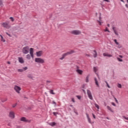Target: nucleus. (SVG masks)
<instances>
[{"label":"nucleus","mask_w":128,"mask_h":128,"mask_svg":"<svg viewBox=\"0 0 128 128\" xmlns=\"http://www.w3.org/2000/svg\"><path fill=\"white\" fill-rule=\"evenodd\" d=\"M30 54H28L26 56V58H27V60H30L31 58H34V48H30Z\"/></svg>","instance_id":"obj_1"},{"label":"nucleus","mask_w":128,"mask_h":128,"mask_svg":"<svg viewBox=\"0 0 128 128\" xmlns=\"http://www.w3.org/2000/svg\"><path fill=\"white\" fill-rule=\"evenodd\" d=\"M30 50V47H28V46H26L25 47L23 48L22 52L23 54H28Z\"/></svg>","instance_id":"obj_2"},{"label":"nucleus","mask_w":128,"mask_h":128,"mask_svg":"<svg viewBox=\"0 0 128 128\" xmlns=\"http://www.w3.org/2000/svg\"><path fill=\"white\" fill-rule=\"evenodd\" d=\"M14 90L17 94H20V90H22V88H20V87L18 86L15 85L14 86Z\"/></svg>","instance_id":"obj_3"},{"label":"nucleus","mask_w":128,"mask_h":128,"mask_svg":"<svg viewBox=\"0 0 128 128\" xmlns=\"http://www.w3.org/2000/svg\"><path fill=\"white\" fill-rule=\"evenodd\" d=\"M35 62L38 64H44V60L42 58H35Z\"/></svg>","instance_id":"obj_4"},{"label":"nucleus","mask_w":128,"mask_h":128,"mask_svg":"<svg viewBox=\"0 0 128 128\" xmlns=\"http://www.w3.org/2000/svg\"><path fill=\"white\" fill-rule=\"evenodd\" d=\"M71 34H74V36H78L82 34V32L78 30H74L72 31Z\"/></svg>","instance_id":"obj_5"},{"label":"nucleus","mask_w":128,"mask_h":128,"mask_svg":"<svg viewBox=\"0 0 128 128\" xmlns=\"http://www.w3.org/2000/svg\"><path fill=\"white\" fill-rule=\"evenodd\" d=\"M76 72H77V74H80V76H82L84 73V71L80 70V67L77 66L76 68Z\"/></svg>","instance_id":"obj_6"},{"label":"nucleus","mask_w":128,"mask_h":128,"mask_svg":"<svg viewBox=\"0 0 128 128\" xmlns=\"http://www.w3.org/2000/svg\"><path fill=\"white\" fill-rule=\"evenodd\" d=\"M87 94L88 96V98H90V100H92L94 98H92V92L90 90H87Z\"/></svg>","instance_id":"obj_7"},{"label":"nucleus","mask_w":128,"mask_h":128,"mask_svg":"<svg viewBox=\"0 0 128 128\" xmlns=\"http://www.w3.org/2000/svg\"><path fill=\"white\" fill-rule=\"evenodd\" d=\"M14 111H10L9 112V118H10L13 120L14 118Z\"/></svg>","instance_id":"obj_8"},{"label":"nucleus","mask_w":128,"mask_h":128,"mask_svg":"<svg viewBox=\"0 0 128 128\" xmlns=\"http://www.w3.org/2000/svg\"><path fill=\"white\" fill-rule=\"evenodd\" d=\"M2 26H4V28H7V30H8L10 28V26L8 25V24L6 22H2Z\"/></svg>","instance_id":"obj_9"},{"label":"nucleus","mask_w":128,"mask_h":128,"mask_svg":"<svg viewBox=\"0 0 128 128\" xmlns=\"http://www.w3.org/2000/svg\"><path fill=\"white\" fill-rule=\"evenodd\" d=\"M114 42H115L116 44L117 45V48H122V44H120L118 42L116 39H114Z\"/></svg>","instance_id":"obj_10"},{"label":"nucleus","mask_w":128,"mask_h":128,"mask_svg":"<svg viewBox=\"0 0 128 128\" xmlns=\"http://www.w3.org/2000/svg\"><path fill=\"white\" fill-rule=\"evenodd\" d=\"M42 51H39L36 52V55L37 56H42Z\"/></svg>","instance_id":"obj_11"},{"label":"nucleus","mask_w":128,"mask_h":128,"mask_svg":"<svg viewBox=\"0 0 128 128\" xmlns=\"http://www.w3.org/2000/svg\"><path fill=\"white\" fill-rule=\"evenodd\" d=\"M98 24L99 26H102V17L99 16V20L97 21Z\"/></svg>","instance_id":"obj_12"},{"label":"nucleus","mask_w":128,"mask_h":128,"mask_svg":"<svg viewBox=\"0 0 128 128\" xmlns=\"http://www.w3.org/2000/svg\"><path fill=\"white\" fill-rule=\"evenodd\" d=\"M103 56H108V58H112V55L108 53H104Z\"/></svg>","instance_id":"obj_13"},{"label":"nucleus","mask_w":128,"mask_h":128,"mask_svg":"<svg viewBox=\"0 0 128 128\" xmlns=\"http://www.w3.org/2000/svg\"><path fill=\"white\" fill-rule=\"evenodd\" d=\"M112 30L115 34H116V36H118V30H116V28L113 27Z\"/></svg>","instance_id":"obj_14"},{"label":"nucleus","mask_w":128,"mask_h":128,"mask_svg":"<svg viewBox=\"0 0 128 128\" xmlns=\"http://www.w3.org/2000/svg\"><path fill=\"white\" fill-rule=\"evenodd\" d=\"M74 50H71L70 51L65 53V54H66V56H68V54H74Z\"/></svg>","instance_id":"obj_15"},{"label":"nucleus","mask_w":128,"mask_h":128,"mask_svg":"<svg viewBox=\"0 0 128 128\" xmlns=\"http://www.w3.org/2000/svg\"><path fill=\"white\" fill-rule=\"evenodd\" d=\"M18 62L20 64H24V58H18Z\"/></svg>","instance_id":"obj_16"},{"label":"nucleus","mask_w":128,"mask_h":128,"mask_svg":"<svg viewBox=\"0 0 128 128\" xmlns=\"http://www.w3.org/2000/svg\"><path fill=\"white\" fill-rule=\"evenodd\" d=\"M27 78H30V80H32L34 78V76L32 74H28L27 75Z\"/></svg>","instance_id":"obj_17"},{"label":"nucleus","mask_w":128,"mask_h":128,"mask_svg":"<svg viewBox=\"0 0 128 128\" xmlns=\"http://www.w3.org/2000/svg\"><path fill=\"white\" fill-rule=\"evenodd\" d=\"M86 116H87V118H88V122L90 124H92V121L90 120V116H88V114H86Z\"/></svg>","instance_id":"obj_18"},{"label":"nucleus","mask_w":128,"mask_h":128,"mask_svg":"<svg viewBox=\"0 0 128 128\" xmlns=\"http://www.w3.org/2000/svg\"><path fill=\"white\" fill-rule=\"evenodd\" d=\"M94 57L96 58L98 56V52H96V50H94Z\"/></svg>","instance_id":"obj_19"},{"label":"nucleus","mask_w":128,"mask_h":128,"mask_svg":"<svg viewBox=\"0 0 128 128\" xmlns=\"http://www.w3.org/2000/svg\"><path fill=\"white\" fill-rule=\"evenodd\" d=\"M94 82L96 86H100L98 85V80H96V78H94Z\"/></svg>","instance_id":"obj_20"},{"label":"nucleus","mask_w":128,"mask_h":128,"mask_svg":"<svg viewBox=\"0 0 128 128\" xmlns=\"http://www.w3.org/2000/svg\"><path fill=\"white\" fill-rule=\"evenodd\" d=\"M106 108L108 110L111 112H114V110H112V109L110 106H107Z\"/></svg>","instance_id":"obj_21"},{"label":"nucleus","mask_w":128,"mask_h":128,"mask_svg":"<svg viewBox=\"0 0 128 128\" xmlns=\"http://www.w3.org/2000/svg\"><path fill=\"white\" fill-rule=\"evenodd\" d=\"M0 36L1 38V42H6V40L4 38V37L2 36L0 34Z\"/></svg>","instance_id":"obj_22"},{"label":"nucleus","mask_w":128,"mask_h":128,"mask_svg":"<svg viewBox=\"0 0 128 128\" xmlns=\"http://www.w3.org/2000/svg\"><path fill=\"white\" fill-rule=\"evenodd\" d=\"M66 54H64L62 55V57L60 58V60H64V58H66Z\"/></svg>","instance_id":"obj_23"},{"label":"nucleus","mask_w":128,"mask_h":128,"mask_svg":"<svg viewBox=\"0 0 128 128\" xmlns=\"http://www.w3.org/2000/svg\"><path fill=\"white\" fill-rule=\"evenodd\" d=\"M56 123L54 122H50L48 124L49 126H56Z\"/></svg>","instance_id":"obj_24"},{"label":"nucleus","mask_w":128,"mask_h":128,"mask_svg":"<svg viewBox=\"0 0 128 128\" xmlns=\"http://www.w3.org/2000/svg\"><path fill=\"white\" fill-rule=\"evenodd\" d=\"M20 120L22 122H28V120H26V118H24V117H22L20 118Z\"/></svg>","instance_id":"obj_25"},{"label":"nucleus","mask_w":128,"mask_h":128,"mask_svg":"<svg viewBox=\"0 0 128 128\" xmlns=\"http://www.w3.org/2000/svg\"><path fill=\"white\" fill-rule=\"evenodd\" d=\"M52 84V81L50 80H46V84L48 86V84Z\"/></svg>","instance_id":"obj_26"},{"label":"nucleus","mask_w":128,"mask_h":128,"mask_svg":"<svg viewBox=\"0 0 128 128\" xmlns=\"http://www.w3.org/2000/svg\"><path fill=\"white\" fill-rule=\"evenodd\" d=\"M94 106H95L96 108H98V110H100V106H98V104H95Z\"/></svg>","instance_id":"obj_27"},{"label":"nucleus","mask_w":128,"mask_h":128,"mask_svg":"<svg viewBox=\"0 0 128 128\" xmlns=\"http://www.w3.org/2000/svg\"><path fill=\"white\" fill-rule=\"evenodd\" d=\"M94 72H98V70L96 68L94 67Z\"/></svg>","instance_id":"obj_28"},{"label":"nucleus","mask_w":128,"mask_h":128,"mask_svg":"<svg viewBox=\"0 0 128 128\" xmlns=\"http://www.w3.org/2000/svg\"><path fill=\"white\" fill-rule=\"evenodd\" d=\"M88 78H89V76H88L86 77V82H88Z\"/></svg>","instance_id":"obj_29"},{"label":"nucleus","mask_w":128,"mask_h":128,"mask_svg":"<svg viewBox=\"0 0 128 128\" xmlns=\"http://www.w3.org/2000/svg\"><path fill=\"white\" fill-rule=\"evenodd\" d=\"M118 88H122V84H118V86H117Z\"/></svg>","instance_id":"obj_30"},{"label":"nucleus","mask_w":128,"mask_h":128,"mask_svg":"<svg viewBox=\"0 0 128 128\" xmlns=\"http://www.w3.org/2000/svg\"><path fill=\"white\" fill-rule=\"evenodd\" d=\"M50 94H54V90H50Z\"/></svg>","instance_id":"obj_31"},{"label":"nucleus","mask_w":128,"mask_h":128,"mask_svg":"<svg viewBox=\"0 0 128 128\" xmlns=\"http://www.w3.org/2000/svg\"><path fill=\"white\" fill-rule=\"evenodd\" d=\"M104 32H110V30H108V28H106V29L104 30Z\"/></svg>","instance_id":"obj_32"},{"label":"nucleus","mask_w":128,"mask_h":128,"mask_svg":"<svg viewBox=\"0 0 128 128\" xmlns=\"http://www.w3.org/2000/svg\"><path fill=\"white\" fill-rule=\"evenodd\" d=\"M18 71L20 72H24V70L23 69H18Z\"/></svg>","instance_id":"obj_33"},{"label":"nucleus","mask_w":128,"mask_h":128,"mask_svg":"<svg viewBox=\"0 0 128 128\" xmlns=\"http://www.w3.org/2000/svg\"><path fill=\"white\" fill-rule=\"evenodd\" d=\"M117 60H118V62H122V59H121L119 58H117Z\"/></svg>","instance_id":"obj_34"},{"label":"nucleus","mask_w":128,"mask_h":128,"mask_svg":"<svg viewBox=\"0 0 128 128\" xmlns=\"http://www.w3.org/2000/svg\"><path fill=\"white\" fill-rule=\"evenodd\" d=\"M23 71L24 70H28V67H24L22 68Z\"/></svg>","instance_id":"obj_35"},{"label":"nucleus","mask_w":128,"mask_h":128,"mask_svg":"<svg viewBox=\"0 0 128 128\" xmlns=\"http://www.w3.org/2000/svg\"><path fill=\"white\" fill-rule=\"evenodd\" d=\"M52 104H54V106H56V103L54 102V101H53L52 102Z\"/></svg>","instance_id":"obj_36"},{"label":"nucleus","mask_w":128,"mask_h":128,"mask_svg":"<svg viewBox=\"0 0 128 128\" xmlns=\"http://www.w3.org/2000/svg\"><path fill=\"white\" fill-rule=\"evenodd\" d=\"M2 0H0V6H2Z\"/></svg>","instance_id":"obj_37"},{"label":"nucleus","mask_w":128,"mask_h":128,"mask_svg":"<svg viewBox=\"0 0 128 128\" xmlns=\"http://www.w3.org/2000/svg\"><path fill=\"white\" fill-rule=\"evenodd\" d=\"M10 19L12 21L14 22V18L12 17H10Z\"/></svg>","instance_id":"obj_38"},{"label":"nucleus","mask_w":128,"mask_h":128,"mask_svg":"<svg viewBox=\"0 0 128 128\" xmlns=\"http://www.w3.org/2000/svg\"><path fill=\"white\" fill-rule=\"evenodd\" d=\"M106 82V86L108 88H110V86L108 85V82Z\"/></svg>","instance_id":"obj_39"},{"label":"nucleus","mask_w":128,"mask_h":128,"mask_svg":"<svg viewBox=\"0 0 128 128\" xmlns=\"http://www.w3.org/2000/svg\"><path fill=\"white\" fill-rule=\"evenodd\" d=\"M16 104L12 105V108H16Z\"/></svg>","instance_id":"obj_40"},{"label":"nucleus","mask_w":128,"mask_h":128,"mask_svg":"<svg viewBox=\"0 0 128 128\" xmlns=\"http://www.w3.org/2000/svg\"><path fill=\"white\" fill-rule=\"evenodd\" d=\"M76 96V98H78V100H80V98H81L80 96Z\"/></svg>","instance_id":"obj_41"},{"label":"nucleus","mask_w":128,"mask_h":128,"mask_svg":"<svg viewBox=\"0 0 128 128\" xmlns=\"http://www.w3.org/2000/svg\"><path fill=\"white\" fill-rule=\"evenodd\" d=\"M6 34H7V36H10V38H12V36L10 34H8V33L6 32Z\"/></svg>","instance_id":"obj_42"},{"label":"nucleus","mask_w":128,"mask_h":128,"mask_svg":"<svg viewBox=\"0 0 128 128\" xmlns=\"http://www.w3.org/2000/svg\"><path fill=\"white\" fill-rule=\"evenodd\" d=\"M123 118H124L125 120H128V117H126V116H124Z\"/></svg>","instance_id":"obj_43"},{"label":"nucleus","mask_w":128,"mask_h":128,"mask_svg":"<svg viewBox=\"0 0 128 128\" xmlns=\"http://www.w3.org/2000/svg\"><path fill=\"white\" fill-rule=\"evenodd\" d=\"M72 102H76V101L74 100V98H72Z\"/></svg>","instance_id":"obj_44"},{"label":"nucleus","mask_w":128,"mask_h":128,"mask_svg":"<svg viewBox=\"0 0 128 128\" xmlns=\"http://www.w3.org/2000/svg\"><path fill=\"white\" fill-rule=\"evenodd\" d=\"M112 105L114 106H116V104H114V102H112Z\"/></svg>","instance_id":"obj_45"},{"label":"nucleus","mask_w":128,"mask_h":128,"mask_svg":"<svg viewBox=\"0 0 128 128\" xmlns=\"http://www.w3.org/2000/svg\"><path fill=\"white\" fill-rule=\"evenodd\" d=\"M53 114H54V116H56V114H58V113H57V112H53Z\"/></svg>","instance_id":"obj_46"},{"label":"nucleus","mask_w":128,"mask_h":128,"mask_svg":"<svg viewBox=\"0 0 128 128\" xmlns=\"http://www.w3.org/2000/svg\"><path fill=\"white\" fill-rule=\"evenodd\" d=\"M92 115L94 118H96V116H94V114H92Z\"/></svg>","instance_id":"obj_47"},{"label":"nucleus","mask_w":128,"mask_h":128,"mask_svg":"<svg viewBox=\"0 0 128 128\" xmlns=\"http://www.w3.org/2000/svg\"><path fill=\"white\" fill-rule=\"evenodd\" d=\"M104 2H110V0H104Z\"/></svg>","instance_id":"obj_48"},{"label":"nucleus","mask_w":128,"mask_h":128,"mask_svg":"<svg viewBox=\"0 0 128 128\" xmlns=\"http://www.w3.org/2000/svg\"><path fill=\"white\" fill-rule=\"evenodd\" d=\"M114 100H115L116 102L118 104V100H116V98H114Z\"/></svg>","instance_id":"obj_49"},{"label":"nucleus","mask_w":128,"mask_h":128,"mask_svg":"<svg viewBox=\"0 0 128 128\" xmlns=\"http://www.w3.org/2000/svg\"><path fill=\"white\" fill-rule=\"evenodd\" d=\"M119 56H120V58H122V56L120 55Z\"/></svg>","instance_id":"obj_50"},{"label":"nucleus","mask_w":128,"mask_h":128,"mask_svg":"<svg viewBox=\"0 0 128 128\" xmlns=\"http://www.w3.org/2000/svg\"><path fill=\"white\" fill-rule=\"evenodd\" d=\"M126 8H128V4H126Z\"/></svg>","instance_id":"obj_51"},{"label":"nucleus","mask_w":128,"mask_h":128,"mask_svg":"<svg viewBox=\"0 0 128 128\" xmlns=\"http://www.w3.org/2000/svg\"><path fill=\"white\" fill-rule=\"evenodd\" d=\"M8 64H10V62H8Z\"/></svg>","instance_id":"obj_52"},{"label":"nucleus","mask_w":128,"mask_h":128,"mask_svg":"<svg viewBox=\"0 0 128 128\" xmlns=\"http://www.w3.org/2000/svg\"><path fill=\"white\" fill-rule=\"evenodd\" d=\"M86 56H90V55H88V54H86Z\"/></svg>","instance_id":"obj_53"},{"label":"nucleus","mask_w":128,"mask_h":128,"mask_svg":"<svg viewBox=\"0 0 128 128\" xmlns=\"http://www.w3.org/2000/svg\"><path fill=\"white\" fill-rule=\"evenodd\" d=\"M108 28H110V24H108Z\"/></svg>","instance_id":"obj_54"},{"label":"nucleus","mask_w":128,"mask_h":128,"mask_svg":"<svg viewBox=\"0 0 128 128\" xmlns=\"http://www.w3.org/2000/svg\"><path fill=\"white\" fill-rule=\"evenodd\" d=\"M121 2H124V0H120Z\"/></svg>","instance_id":"obj_55"},{"label":"nucleus","mask_w":128,"mask_h":128,"mask_svg":"<svg viewBox=\"0 0 128 128\" xmlns=\"http://www.w3.org/2000/svg\"><path fill=\"white\" fill-rule=\"evenodd\" d=\"M70 106H71V107L72 108V105H70Z\"/></svg>","instance_id":"obj_56"},{"label":"nucleus","mask_w":128,"mask_h":128,"mask_svg":"<svg viewBox=\"0 0 128 128\" xmlns=\"http://www.w3.org/2000/svg\"><path fill=\"white\" fill-rule=\"evenodd\" d=\"M84 92H86V91H84Z\"/></svg>","instance_id":"obj_57"},{"label":"nucleus","mask_w":128,"mask_h":128,"mask_svg":"<svg viewBox=\"0 0 128 128\" xmlns=\"http://www.w3.org/2000/svg\"><path fill=\"white\" fill-rule=\"evenodd\" d=\"M106 106V104H105V106Z\"/></svg>","instance_id":"obj_58"},{"label":"nucleus","mask_w":128,"mask_h":128,"mask_svg":"<svg viewBox=\"0 0 128 128\" xmlns=\"http://www.w3.org/2000/svg\"><path fill=\"white\" fill-rule=\"evenodd\" d=\"M97 76H98V74H97Z\"/></svg>","instance_id":"obj_59"}]
</instances>
